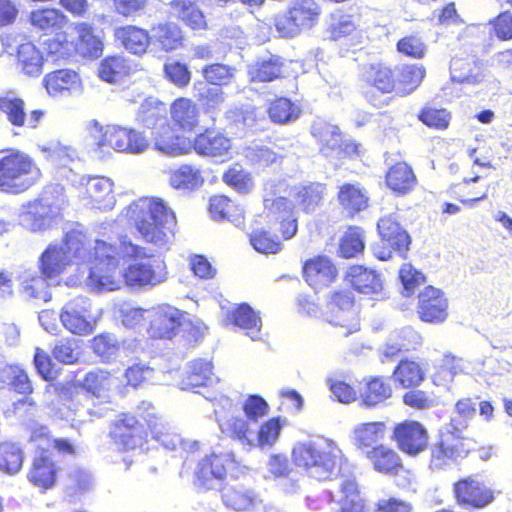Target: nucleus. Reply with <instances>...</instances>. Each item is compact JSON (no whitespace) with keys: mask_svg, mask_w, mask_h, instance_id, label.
<instances>
[{"mask_svg":"<svg viewBox=\"0 0 512 512\" xmlns=\"http://www.w3.org/2000/svg\"><path fill=\"white\" fill-rule=\"evenodd\" d=\"M417 119L429 129L445 131L450 126L452 115L445 108L426 104L419 110Z\"/></svg>","mask_w":512,"mask_h":512,"instance_id":"57","label":"nucleus"},{"mask_svg":"<svg viewBox=\"0 0 512 512\" xmlns=\"http://www.w3.org/2000/svg\"><path fill=\"white\" fill-rule=\"evenodd\" d=\"M327 321L333 326L344 328L343 335L346 337L360 330L359 313L352 291L338 289L330 293Z\"/></svg>","mask_w":512,"mask_h":512,"instance_id":"12","label":"nucleus"},{"mask_svg":"<svg viewBox=\"0 0 512 512\" xmlns=\"http://www.w3.org/2000/svg\"><path fill=\"white\" fill-rule=\"evenodd\" d=\"M417 314L425 323H443L448 317V300L444 293L431 285L426 286L418 294Z\"/></svg>","mask_w":512,"mask_h":512,"instance_id":"21","label":"nucleus"},{"mask_svg":"<svg viewBox=\"0 0 512 512\" xmlns=\"http://www.w3.org/2000/svg\"><path fill=\"white\" fill-rule=\"evenodd\" d=\"M0 381L9 390L25 397L31 395L34 391L33 383L27 370L19 364L6 365L1 370Z\"/></svg>","mask_w":512,"mask_h":512,"instance_id":"45","label":"nucleus"},{"mask_svg":"<svg viewBox=\"0 0 512 512\" xmlns=\"http://www.w3.org/2000/svg\"><path fill=\"white\" fill-rule=\"evenodd\" d=\"M41 176V169L29 154L15 148L0 150V192L22 194L33 187Z\"/></svg>","mask_w":512,"mask_h":512,"instance_id":"6","label":"nucleus"},{"mask_svg":"<svg viewBox=\"0 0 512 512\" xmlns=\"http://www.w3.org/2000/svg\"><path fill=\"white\" fill-rule=\"evenodd\" d=\"M425 364L416 358L404 357L392 371L395 384L402 389L416 388L426 379Z\"/></svg>","mask_w":512,"mask_h":512,"instance_id":"33","label":"nucleus"},{"mask_svg":"<svg viewBox=\"0 0 512 512\" xmlns=\"http://www.w3.org/2000/svg\"><path fill=\"white\" fill-rule=\"evenodd\" d=\"M427 466L433 472L444 471L465 459L472 451L471 439L457 428L440 430L436 440L428 446Z\"/></svg>","mask_w":512,"mask_h":512,"instance_id":"7","label":"nucleus"},{"mask_svg":"<svg viewBox=\"0 0 512 512\" xmlns=\"http://www.w3.org/2000/svg\"><path fill=\"white\" fill-rule=\"evenodd\" d=\"M113 36L128 53L139 57L147 54L152 44L150 30L136 24H125L115 28Z\"/></svg>","mask_w":512,"mask_h":512,"instance_id":"24","label":"nucleus"},{"mask_svg":"<svg viewBox=\"0 0 512 512\" xmlns=\"http://www.w3.org/2000/svg\"><path fill=\"white\" fill-rule=\"evenodd\" d=\"M268 115L272 122L286 124L299 117L300 109L287 97H277L268 106Z\"/></svg>","mask_w":512,"mask_h":512,"instance_id":"59","label":"nucleus"},{"mask_svg":"<svg viewBox=\"0 0 512 512\" xmlns=\"http://www.w3.org/2000/svg\"><path fill=\"white\" fill-rule=\"evenodd\" d=\"M322 8L316 0H292L286 10L275 17L274 26L284 38H293L314 28Z\"/></svg>","mask_w":512,"mask_h":512,"instance_id":"8","label":"nucleus"},{"mask_svg":"<svg viewBox=\"0 0 512 512\" xmlns=\"http://www.w3.org/2000/svg\"><path fill=\"white\" fill-rule=\"evenodd\" d=\"M81 384L91 398H108L116 386V378L107 370L96 369L86 373Z\"/></svg>","mask_w":512,"mask_h":512,"instance_id":"44","label":"nucleus"},{"mask_svg":"<svg viewBox=\"0 0 512 512\" xmlns=\"http://www.w3.org/2000/svg\"><path fill=\"white\" fill-rule=\"evenodd\" d=\"M344 280L361 294H378L383 288L380 275L375 270L359 264L350 265L347 268Z\"/></svg>","mask_w":512,"mask_h":512,"instance_id":"32","label":"nucleus"},{"mask_svg":"<svg viewBox=\"0 0 512 512\" xmlns=\"http://www.w3.org/2000/svg\"><path fill=\"white\" fill-rule=\"evenodd\" d=\"M15 62L20 72L30 78L39 77L44 69L46 57L44 51L32 41L18 45Z\"/></svg>","mask_w":512,"mask_h":512,"instance_id":"29","label":"nucleus"},{"mask_svg":"<svg viewBox=\"0 0 512 512\" xmlns=\"http://www.w3.org/2000/svg\"><path fill=\"white\" fill-rule=\"evenodd\" d=\"M402 395L405 406L419 411L430 410L438 405V396L433 390L416 388L406 389Z\"/></svg>","mask_w":512,"mask_h":512,"instance_id":"60","label":"nucleus"},{"mask_svg":"<svg viewBox=\"0 0 512 512\" xmlns=\"http://www.w3.org/2000/svg\"><path fill=\"white\" fill-rule=\"evenodd\" d=\"M205 182L200 166L184 163L169 171L168 183L175 190L192 192L198 190Z\"/></svg>","mask_w":512,"mask_h":512,"instance_id":"38","label":"nucleus"},{"mask_svg":"<svg viewBox=\"0 0 512 512\" xmlns=\"http://www.w3.org/2000/svg\"><path fill=\"white\" fill-rule=\"evenodd\" d=\"M291 459L296 468L317 481L344 476L349 466L343 451L330 439L297 442Z\"/></svg>","mask_w":512,"mask_h":512,"instance_id":"3","label":"nucleus"},{"mask_svg":"<svg viewBox=\"0 0 512 512\" xmlns=\"http://www.w3.org/2000/svg\"><path fill=\"white\" fill-rule=\"evenodd\" d=\"M425 77L426 68L422 64L393 66L378 61L366 64L360 79L366 101L376 108H382L390 103L391 97L385 96H408L420 87Z\"/></svg>","mask_w":512,"mask_h":512,"instance_id":"1","label":"nucleus"},{"mask_svg":"<svg viewBox=\"0 0 512 512\" xmlns=\"http://www.w3.org/2000/svg\"><path fill=\"white\" fill-rule=\"evenodd\" d=\"M58 467L46 452H37L33 457L27 478L42 491L52 488L57 480Z\"/></svg>","mask_w":512,"mask_h":512,"instance_id":"28","label":"nucleus"},{"mask_svg":"<svg viewBox=\"0 0 512 512\" xmlns=\"http://www.w3.org/2000/svg\"><path fill=\"white\" fill-rule=\"evenodd\" d=\"M69 260H77L79 263H88L94 253V244H91L87 234L81 230L71 229L63 237L61 246Z\"/></svg>","mask_w":512,"mask_h":512,"instance_id":"41","label":"nucleus"},{"mask_svg":"<svg viewBox=\"0 0 512 512\" xmlns=\"http://www.w3.org/2000/svg\"><path fill=\"white\" fill-rule=\"evenodd\" d=\"M70 263L61 246L49 245L40 256L39 269L45 278L51 279L59 276Z\"/></svg>","mask_w":512,"mask_h":512,"instance_id":"46","label":"nucleus"},{"mask_svg":"<svg viewBox=\"0 0 512 512\" xmlns=\"http://www.w3.org/2000/svg\"><path fill=\"white\" fill-rule=\"evenodd\" d=\"M24 462V452L20 445L11 440L0 442V472L14 475L18 473Z\"/></svg>","mask_w":512,"mask_h":512,"instance_id":"52","label":"nucleus"},{"mask_svg":"<svg viewBox=\"0 0 512 512\" xmlns=\"http://www.w3.org/2000/svg\"><path fill=\"white\" fill-rule=\"evenodd\" d=\"M387 431L388 426L385 421L360 423L353 430L355 445L361 450L370 449L385 438Z\"/></svg>","mask_w":512,"mask_h":512,"instance_id":"47","label":"nucleus"},{"mask_svg":"<svg viewBox=\"0 0 512 512\" xmlns=\"http://www.w3.org/2000/svg\"><path fill=\"white\" fill-rule=\"evenodd\" d=\"M124 268V285L129 288L155 287L168 278L166 263L154 254H148L143 247V255L132 260Z\"/></svg>","mask_w":512,"mask_h":512,"instance_id":"11","label":"nucleus"},{"mask_svg":"<svg viewBox=\"0 0 512 512\" xmlns=\"http://www.w3.org/2000/svg\"><path fill=\"white\" fill-rule=\"evenodd\" d=\"M230 324L246 330H259L261 318L247 303L237 305L227 314Z\"/></svg>","mask_w":512,"mask_h":512,"instance_id":"62","label":"nucleus"},{"mask_svg":"<svg viewBox=\"0 0 512 512\" xmlns=\"http://www.w3.org/2000/svg\"><path fill=\"white\" fill-rule=\"evenodd\" d=\"M237 466L235 455L229 451H212L202 457L194 471V482L204 490L212 487L213 481H223Z\"/></svg>","mask_w":512,"mask_h":512,"instance_id":"14","label":"nucleus"},{"mask_svg":"<svg viewBox=\"0 0 512 512\" xmlns=\"http://www.w3.org/2000/svg\"><path fill=\"white\" fill-rule=\"evenodd\" d=\"M457 507L467 511H480L494 503L497 491L475 474L459 477L451 485Z\"/></svg>","mask_w":512,"mask_h":512,"instance_id":"9","label":"nucleus"},{"mask_svg":"<svg viewBox=\"0 0 512 512\" xmlns=\"http://www.w3.org/2000/svg\"><path fill=\"white\" fill-rule=\"evenodd\" d=\"M30 24L44 34L60 29L66 22L67 16L56 8H40L30 12Z\"/></svg>","mask_w":512,"mask_h":512,"instance_id":"48","label":"nucleus"},{"mask_svg":"<svg viewBox=\"0 0 512 512\" xmlns=\"http://www.w3.org/2000/svg\"><path fill=\"white\" fill-rule=\"evenodd\" d=\"M327 195V186L321 182H308L294 188L296 206L305 214H313L320 209Z\"/></svg>","mask_w":512,"mask_h":512,"instance_id":"36","label":"nucleus"},{"mask_svg":"<svg viewBox=\"0 0 512 512\" xmlns=\"http://www.w3.org/2000/svg\"><path fill=\"white\" fill-rule=\"evenodd\" d=\"M168 6L172 14L190 30L203 31L208 28L206 17L198 5V0H171Z\"/></svg>","mask_w":512,"mask_h":512,"instance_id":"39","label":"nucleus"},{"mask_svg":"<svg viewBox=\"0 0 512 512\" xmlns=\"http://www.w3.org/2000/svg\"><path fill=\"white\" fill-rule=\"evenodd\" d=\"M184 312L177 309L162 310L152 317L147 328L151 339H171L182 324Z\"/></svg>","mask_w":512,"mask_h":512,"instance_id":"37","label":"nucleus"},{"mask_svg":"<svg viewBox=\"0 0 512 512\" xmlns=\"http://www.w3.org/2000/svg\"><path fill=\"white\" fill-rule=\"evenodd\" d=\"M392 395V384L384 375L366 376L361 381L359 403L365 408H375L389 400Z\"/></svg>","mask_w":512,"mask_h":512,"instance_id":"25","label":"nucleus"},{"mask_svg":"<svg viewBox=\"0 0 512 512\" xmlns=\"http://www.w3.org/2000/svg\"><path fill=\"white\" fill-rule=\"evenodd\" d=\"M481 176L476 175L471 178H464L461 183L452 184L447 189V193L451 196L456 197L462 204L467 206H473L475 203L484 200L488 197V189L486 188L483 191H475L468 189L467 191H463L465 188L471 183H475L479 181Z\"/></svg>","mask_w":512,"mask_h":512,"instance_id":"61","label":"nucleus"},{"mask_svg":"<svg viewBox=\"0 0 512 512\" xmlns=\"http://www.w3.org/2000/svg\"><path fill=\"white\" fill-rule=\"evenodd\" d=\"M236 69L223 63H212L202 68L205 81L214 86H227L232 83Z\"/></svg>","mask_w":512,"mask_h":512,"instance_id":"64","label":"nucleus"},{"mask_svg":"<svg viewBox=\"0 0 512 512\" xmlns=\"http://www.w3.org/2000/svg\"><path fill=\"white\" fill-rule=\"evenodd\" d=\"M22 217L31 231H44L52 220L51 206L41 200L31 201L22 212Z\"/></svg>","mask_w":512,"mask_h":512,"instance_id":"50","label":"nucleus"},{"mask_svg":"<svg viewBox=\"0 0 512 512\" xmlns=\"http://www.w3.org/2000/svg\"><path fill=\"white\" fill-rule=\"evenodd\" d=\"M363 234L362 228L350 226L339 242L338 252L340 257L350 259L362 254L365 249Z\"/></svg>","mask_w":512,"mask_h":512,"instance_id":"58","label":"nucleus"},{"mask_svg":"<svg viewBox=\"0 0 512 512\" xmlns=\"http://www.w3.org/2000/svg\"><path fill=\"white\" fill-rule=\"evenodd\" d=\"M384 184L394 196L404 197L415 191L418 186V177L409 163L397 161L387 168Z\"/></svg>","mask_w":512,"mask_h":512,"instance_id":"22","label":"nucleus"},{"mask_svg":"<svg viewBox=\"0 0 512 512\" xmlns=\"http://www.w3.org/2000/svg\"><path fill=\"white\" fill-rule=\"evenodd\" d=\"M213 365L204 359H195L189 365V371L182 380L184 389L207 386L211 381Z\"/></svg>","mask_w":512,"mask_h":512,"instance_id":"55","label":"nucleus"},{"mask_svg":"<svg viewBox=\"0 0 512 512\" xmlns=\"http://www.w3.org/2000/svg\"><path fill=\"white\" fill-rule=\"evenodd\" d=\"M200 115L199 106L190 98H176L170 105L172 125L183 133H190L199 126Z\"/></svg>","mask_w":512,"mask_h":512,"instance_id":"27","label":"nucleus"},{"mask_svg":"<svg viewBox=\"0 0 512 512\" xmlns=\"http://www.w3.org/2000/svg\"><path fill=\"white\" fill-rule=\"evenodd\" d=\"M391 439L397 448L409 457H418L428 449L429 433L419 421L405 419L392 428Z\"/></svg>","mask_w":512,"mask_h":512,"instance_id":"15","label":"nucleus"},{"mask_svg":"<svg viewBox=\"0 0 512 512\" xmlns=\"http://www.w3.org/2000/svg\"><path fill=\"white\" fill-rule=\"evenodd\" d=\"M337 201L348 218L366 210L369 206L367 190L359 183H343L338 187Z\"/></svg>","mask_w":512,"mask_h":512,"instance_id":"31","label":"nucleus"},{"mask_svg":"<svg viewBox=\"0 0 512 512\" xmlns=\"http://www.w3.org/2000/svg\"><path fill=\"white\" fill-rule=\"evenodd\" d=\"M42 83L52 97L71 94L82 88L80 75L72 69L53 70L43 77Z\"/></svg>","mask_w":512,"mask_h":512,"instance_id":"34","label":"nucleus"},{"mask_svg":"<svg viewBox=\"0 0 512 512\" xmlns=\"http://www.w3.org/2000/svg\"><path fill=\"white\" fill-rule=\"evenodd\" d=\"M96 145L101 151L112 149L120 153L139 154L149 147V141L135 129L107 126L100 131Z\"/></svg>","mask_w":512,"mask_h":512,"instance_id":"13","label":"nucleus"},{"mask_svg":"<svg viewBox=\"0 0 512 512\" xmlns=\"http://www.w3.org/2000/svg\"><path fill=\"white\" fill-rule=\"evenodd\" d=\"M159 417L150 402H141L133 412H122L111 422L109 438L119 451L126 452L140 446L153 431Z\"/></svg>","mask_w":512,"mask_h":512,"instance_id":"5","label":"nucleus"},{"mask_svg":"<svg viewBox=\"0 0 512 512\" xmlns=\"http://www.w3.org/2000/svg\"><path fill=\"white\" fill-rule=\"evenodd\" d=\"M365 457L375 472L393 478L404 476L407 483H411L408 479L411 470L406 468L401 455L392 446L378 443L366 451Z\"/></svg>","mask_w":512,"mask_h":512,"instance_id":"17","label":"nucleus"},{"mask_svg":"<svg viewBox=\"0 0 512 512\" xmlns=\"http://www.w3.org/2000/svg\"><path fill=\"white\" fill-rule=\"evenodd\" d=\"M207 210L216 221L232 220L242 215L240 206L223 194L212 195L208 200Z\"/></svg>","mask_w":512,"mask_h":512,"instance_id":"54","label":"nucleus"},{"mask_svg":"<svg viewBox=\"0 0 512 512\" xmlns=\"http://www.w3.org/2000/svg\"><path fill=\"white\" fill-rule=\"evenodd\" d=\"M63 326L72 334L86 336L93 332L95 322L86 299L78 297L69 301L60 312Z\"/></svg>","mask_w":512,"mask_h":512,"instance_id":"20","label":"nucleus"},{"mask_svg":"<svg viewBox=\"0 0 512 512\" xmlns=\"http://www.w3.org/2000/svg\"><path fill=\"white\" fill-rule=\"evenodd\" d=\"M29 442L36 452L48 453L51 449H55L63 454L73 455L75 453V448L68 439L53 438L49 432L42 428L32 431Z\"/></svg>","mask_w":512,"mask_h":512,"instance_id":"51","label":"nucleus"},{"mask_svg":"<svg viewBox=\"0 0 512 512\" xmlns=\"http://www.w3.org/2000/svg\"><path fill=\"white\" fill-rule=\"evenodd\" d=\"M249 421L247 417L230 415L219 418L218 424L222 433L231 439L252 445L253 430L250 428Z\"/></svg>","mask_w":512,"mask_h":512,"instance_id":"49","label":"nucleus"},{"mask_svg":"<svg viewBox=\"0 0 512 512\" xmlns=\"http://www.w3.org/2000/svg\"><path fill=\"white\" fill-rule=\"evenodd\" d=\"M127 217L146 243L163 246L174 235L176 216L164 201L141 197L127 207Z\"/></svg>","mask_w":512,"mask_h":512,"instance_id":"4","label":"nucleus"},{"mask_svg":"<svg viewBox=\"0 0 512 512\" xmlns=\"http://www.w3.org/2000/svg\"><path fill=\"white\" fill-rule=\"evenodd\" d=\"M77 37H74L76 56L99 57L103 52V42L95 34L94 27L87 22L75 23L73 26Z\"/></svg>","mask_w":512,"mask_h":512,"instance_id":"42","label":"nucleus"},{"mask_svg":"<svg viewBox=\"0 0 512 512\" xmlns=\"http://www.w3.org/2000/svg\"><path fill=\"white\" fill-rule=\"evenodd\" d=\"M0 111L12 126H26L29 129H36L45 114L41 109H34L27 118L25 101L20 97L8 96L0 97Z\"/></svg>","mask_w":512,"mask_h":512,"instance_id":"23","label":"nucleus"},{"mask_svg":"<svg viewBox=\"0 0 512 512\" xmlns=\"http://www.w3.org/2000/svg\"><path fill=\"white\" fill-rule=\"evenodd\" d=\"M155 148L168 154H181L185 150L182 147L181 137L175 134L168 122H163L152 131Z\"/></svg>","mask_w":512,"mask_h":512,"instance_id":"53","label":"nucleus"},{"mask_svg":"<svg viewBox=\"0 0 512 512\" xmlns=\"http://www.w3.org/2000/svg\"><path fill=\"white\" fill-rule=\"evenodd\" d=\"M82 384L74 381H65L53 385L54 394L59 403L67 406L74 412H85L90 417L100 418L105 415L103 408H90L88 402L91 397L83 392Z\"/></svg>","mask_w":512,"mask_h":512,"instance_id":"19","label":"nucleus"},{"mask_svg":"<svg viewBox=\"0 0 512 512\" xmlns=\"http://www.w3.org/2000/svg\"><path fill=\"white\" fill-rule=\"evenodd\" d=\"M133 73L129 58L122 54L104 57L98 67V76L107 83H118Z\"/></svg>","mask_w":512,"mask_h":512,"instance_id":"43","label":"nucleus"},{"mask_svg":"<svg viewBox=\"0 0 512 512\" xmlns=\"http://www.w3.org/2000/svg\"><path fill=\"white\" fill-rule=\"evenodd\" d=\"M86 192L90 203L97 208L106 207L113 198L112 183L105 177L92 178L87 184Z\"/></svg>","mask_w":512,"mask_h":512,"instance_id":"63","label":"nucleus"},{"mask_svg":"<svg viewBox=\"0 0 512 512\" xmlns=\"http://www.w3.org/2000/svg\"><path fill=\"white\" fill-rule=\"evenodd\" d=\"M380 243L374 248V255L380 261H388L395 255L406 258L411 237L399 222L395 213L384 215L377 221Z\"/></svg>","mask_w":512,"mask_h":512,"instance_id":"10","label":"nucleus"},{"mask_svg":"<svg viewBox=\"0 0 512 512\" xmlns=\"http://www.w3.org/2000/svg\"><path fill=\"white\" fill-rule=\"evenodd\" d=\"M143 255V247L135 244L126 235L117 242L109 238L94 240V253L89 265V284L98 291H116L124 285L122 259L135 260Z\"/></svg>","mask_w":512,"mask_h":512,"instance_id":"2","label":"nucleus"},{"mask_svg":"<svg viewBox=\"0 0 512 512\" xmlns=\"http://www.w3.org/2000/svg\"><path fill=\"white\" fill-rule=\"evenodd\" d=\"M329 20L326 27L329 40L357 39V42H360L361 30L358 28L353 15L345 13L343 9H337L329 14Z\"/></svg>","mask_w":512,"mask_h":512,"instance_id":"40","label":"nucleus"},{"mask_svg":"<svg viewBox=\"0 0 512 512\" xmlns=\"http://www.w3.org/2000/svg\"><path fill=\"white\" fill-rule=\"evenodd\" d=\"M191 147L199 156L224 161L230 158L232 139L218 128L207 127L195 135Z\"/></svg>","mask_w":512,"mask_h":512,"instance_id":"18","label":"nucleus"},{"mask_svg":"<svg viewBox=\"0 0 512 512\" xmlns=\"http://www.w3.org/2000/svg\"><path fill=\"white\" fill-rule=\"evenodd\" d=\"M45 50L55 60H64L76 56L74 37L67 32H58L44 41Z\"/></svg>","mask_w":512,"mask_h":512,"instance_id":"56","label":"nucleus"},{"mask_svg":"<svg viewBox=\"0 0 512 512\" xmlns=\"http://www.w3.org/2000/svg\"><path fill=\"white\" fill-rule=\"evenodd\" d=\"M302 278L314 291H322L338 280L339 269L331 257L317 254L303 262Z\"/></svg>","mask_w":512,"mask_h":512,"instance_id":"16","label":"nucleus"},{"mask_svg":"<svg viewBox=\"0 0 512 512\" xmlns=\"http://www.w3.org/2000/svg\"><path fill=\"white\" fill-rule=\"evenodd\" d=\"M286 75V62L279 55L258 59L248 69L250 83H269L281 80Z\"/></svg>","mask_w":512,"mask_h":512,"instance_id":"35","label":"nucleus"},{"mask_svg":"<svg viewBox=\"0 0 512 512\" xmlns=\"http://www.w3.org/2000/svg\"><path fill=\"white\" fill-rule=\"evenodd\" d=\"M152 43L157 45L160 51L170 53L184 47L186 36L182 27L170 20H165L152 25L150 29Z\"/></svg>","mask_w":512,"mask_h":512,"instance_id":"26","label":"nucleus"},{"mask_svg":"<svg viewBox=\"0 0 512 512\" xmlns=\"http://www.w3.org/2000/svg\"><path fill=\"white\" fill-rule=\"evenodd\" d=\"M269 215L278 224L277 231L283 241L293 238L298 231V221L293 213V206L288 198L280 196L271 201Z\"/></svg>","mask_w":512,"mask_h":512,"instance_id":"30","label":"nucleus"}]
</instances>
